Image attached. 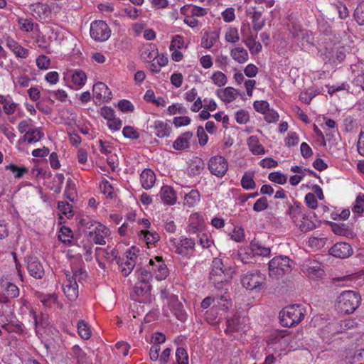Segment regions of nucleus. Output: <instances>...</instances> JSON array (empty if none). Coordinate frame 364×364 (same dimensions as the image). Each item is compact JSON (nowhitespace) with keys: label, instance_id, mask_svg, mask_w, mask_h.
Here are the masks:
<instances>
[{"label":"nucleus","instance_id":"obj_1","mask_svg":"<svg viewBox=\"0 0 364 364\" xmlns=\"http://www.w3.org/2000/svg\"><path fill=\"white\" fill-rule=\"evenodd\" d=\"M233 273V269L225 266L221 259L214 258L210 272V280L215 288L220 289L224 284L231 281Z\"/></svg>","mask_w":364,"mask_h":364},{"label":"nucleus","instance_id":"obj_2","mask_svg":"<svg viewBox=\"0 0 364 364\" xmlns=\"http://www.w3.org/2000/svg\"><path fill=\"white\" fill-rule=\"evenodd\" d=\"M293 261L287 256H277L269 262V275L273 279H282L293 268Z\"/></svg>","mask_w":364,"mask_h":364},{"label":"nucleus","instance_id":"obj_3","mask_svg":"<svg viewBox=\"0 0 364 364\" xmlns=\"http://www.w3.org/2000/svg\"><path fill=\"white\" fill-rule=\"evenodd\" d=\"M305 312L301 305L294 304L287 306L279 312L280 323L287 327L298 324L304 318Z\"/></svg>","mask_w":364,"mask_h":364},{"label":"nucleus","instance_id":"obj_4","mask_svg":"<svg viewBox=\"0 0 364 364\" xmlns=\"http://www.w3.org/2000/svg\"><path fill=\"white\" fill-rule=\"evenodd\" d=\"M360 303V295L353 291H345L337 299V309L344 314H351L355 311Z\"/></svg>","mask_w":364,"mask_h":364},{"label":"nucleus","instance_id":"obj_5","mask_svg":"<svg viewBox=\"0 0 364 364\" xmlns=\"http://www.w3.org/2000/svg\"><path fill=\"white\" fill-rule=\"evenodd\" d=\"M289 31L293 42L301 50L306 49L313 44L314 38L311 31L302 28L299 24H292Z\"/></svg>","mask_w":364,"mask_h":364},{"label":"nucleus","instance_id":"obj_6","mask_svg":"<svg viewBox=\"0 0 364 364\" xmlns=\"http://www.w3.org/2000/svg\"><path fill=\"white\" fill-rule=\"evenodd\" d=\"M169 242L176 254L188 257L193 255L196 245L195 239L182 236L178 239H171Z\"/></svg>","mask_w":364,"mask_h":364},{"label":"nucleus","instance_id":"obj_7","mask_svg":"<svg viewBox=\"0 0 364 364\" xmlns=\"http://www.w3.org/2000/svg\"><path fill=\"white\" fill-rule=\"evenodd\" d=\"M90 33L94 41L104 42L110 37L111 31L105 21L96 20L91 23Z\"/></svg>","mask_w":364,"mask_h":364},{"label":"nucleus","instance_id":"obj_8","mask_svg":"<svg viewBox=\"0 0 364 364\" xmlns=\"http://www.w3.org/2000/svg\"><path fill=\"white\" fill-rule=\"evenodd\" d=\"M266 277L259 271L247 272L241 279L242 286L247 290H259L264 284Z\"/></svg>","mask_w":364,"mask_h":364},{"label":"nucleus","instance_id":"obj_9","mask_svg":"<svg viewBox=\"0 0 364 364\" xmlns=\"http://www.w3.org/2000/svg\"><path fill=\"white\" fill-rule=\"evenodd\" d=\"M81 271H75L70 274L67 272L65 273L66 280L65 281L63 287V291L68 299L70 301H74L78 296V285L77 283V277L81 274Z\"/></svg>","mask_w":364,"mask_h":364},{"label":"nucleus","instance_id":"obj_10","mask_svg":"<svg viewBox=\"0 0 364 364\" xmlns=\"http://www.w3.org/2000/svg\"><path fill=\"white\" fill-rule=\"evenodd\" d=\"M208 168L213 175L222 178L228 170V163L223 156H214L209 159Z\"/></svg>","mask_w":364,"mask_h":364},{"label":"nucleus","instance_id":"obj_11","mask_svg":"<svg viewBox=\"0 0 364 364\" xmlns=\"http://www.w3.org/2000/svg\"><path fill=\"white\" fill-rule=\"evenodd\" d=\"M0 287L1 289V295L3 300L0 301L2 304H7L11 299H16L19 296V288L13 282L5 279L0 282Z\"/></svg>","mask_w":364,"mask_h":364},{"label":"nucleus","instance_id":"obj_12","mask_svg":"<svg viewBox=\"0 0 364 364\" xmlns=\"http://www.w3.org/2000/svg\"><path fill=\"white\" fill-rule=\"evenodd\" d=\"M31 14L38 20H46L51 16L50 6L43 2H36L29 5Z\"/></svg>","mask_w":364,"mask_h":364},{"label":"nucleus","instance_id":"obj_13","mask_svg":"<svg viewBox=\"0 0 364 364\" xmlns=\"http://www.w3.org/2000/svg\"><path fill=\"white\" fill-rule=\"evenodd\" d=\"M212 304L214 306H220L223 309H228L230 306V296L227 292L222 295H216L215 296H208L201 302L203 309L208 308Z\"/></svg>","mask_w":364,"mask_h":364},{"label":"nucleus","instance_id":"obj_14","mask_svg":"<svg viewBox=\"0 0 364 364\" xmlns=\"http://www.w3.org/2000/svg\"><path fill=\"white\" fill-rule=\"evenodd\" d=\"M30 316L33 319L36 336L38 337L41 336L43 334L42 331L50 325L48 315L41 313L37 314L33 309H30Z\"/></svg>","mask_w":364,"mask_h":364},{"label":"nucleus","instance_id":"obj_15","mask_svg":"<svg viewBox=\"0 0 364 364\" xmlns=\"http://www.w3.org/2000/svg\"><path fill=\"white\" fill-rule=\"evenodd\" d=\"M151 269L155 272V277L158 281L165 279L168 275V269L161 257H156L149 260Z\"/></svg>","mask_w":364,"mask_h":364},{"label":"nucleus","instance_id":"obj_16","mask_svg":"<svg viewBox=\"0 0 364 364\" xmlns=\"http://www.w3.org/2000/svg\"><path fill=\"white\" fill-rule=\"evenodd\" d=\"M168 306L175 316L181 321L186 320L187 315L183 309V306L179 301L178 296L171 295L168 297Z\"/></svg>","mask_w":364,"mask_h":364},{"label":"nucleus","instance_id":"obj_17","mask_svg":"<svg viewBox=\"0 0 364 364\" xmlns=\"http://www.w3.org/2000/svg\"><path fill=\"white\" fill-rule=\"evenodd\" d=\"M6 46L15 55L17 58H27L29 56V50L21 46L11 37L7 36L4 37Z\"/></svg>","mask_w":364,"mask_h":364},{"label":"nucleus","instance_id":"obj_18","mask_svg":"<svg viewBox=\"0 0 364 364\" xmlns=\"http://www.w3.org/2000/svg\"><path fill=\"white\" fill-rule=\"evenodd\" d=\"M329 254L334 257L344 259L352 255L353 248L347 242H337L329 250Z\"/></svg>","mask_w":364,"mask_h":364},{"label":"nucleus","instance_id":"obj_19","mask_svg":"<svg viewBox=\"0 0 364 364\" xmlns=\"http://www.w3.org/2000/svg\"><path fill=\"white\" fill-rule=\"evenodd\" d=\"M302 271L311 278L321 277L323 272L318 262L309 259L304 262Z\"/></svg>","mask_w":364,"mask_h":364},{"label":"nucleus","instance_id":"obj_20","mask_svg":"<svg viewBox=\"0 0 364 364\" xmlns=\"http://www.w3.org/2000/svg\"><path fill=\"white\" fill-rule=\"evenodd\" d=\"M27 269L29 274L36 279H41L44 275L43 267L36 257H28Z\"/></svg>","mask_w":364,"mask_h":364},{"label":"nucleus","instance_id":"obj_21","mask_svg":"<svg viewBox=\"0 0 364 364\" xmlns=\"http://www.w3.org/2000/svg\"><path fill=\"white\" fill-rule=\"evenodd\" d=\"M94 97L100 101L107 102L112 98V92L102 82H98L93 85Z\"/></svg>","mask_w":364,"mask_h":364},{"label":"nucleus","instance_id":"obj_22","mask_svg":"<svg viewBox=\"0 0 364 364\" xmlns=\"http://www.w3.org/2000/svg\"><path fill=\"white\" fill-rule=\"evenodd\" d=\"M110 234L109 229L102 224H98L93 231L90 232L95 244L105 245V238Z\"/></svg>","mask_w":364,"mask_h":364},{"label":"nucleus","instance_id":"obj_23","mask_svg":"<svg viewBox=\"0 0 364 364\" xmlns=\"http://www.w3.org/2000/svg\"><path fill=\"white\" fill-rule=\"evenodd\" d=\"M204 221L198 213H193L190 215L187 232L191 234H196L203 230Z\"/></svg>","mask_w":364,"mask_h":364},{"label":"nucleus","instance_id":"obj_24","mask_svg":"<svg viewBox=\"0 0 364 364\" xmlns=\"http://www.w3.org/2000/svg\"><path fill=\"white\" fill-rule=\"evenodd\" d=\"M352 82L358 87L364 90V64L362 63L351 65Z\"/></svg>","mask_w":364,"mask_h":364},{"label":"nucleus","instance_id":"obj_25","mask_svg":"<svg viewBox=\"0 0 364 364\" xmlns=\"http://www.w3.org/2000/svg\"><path fill=\"white\" fill-rule=\"evenodd\" d=\"M193 136L192 132H186L174 141L173 148L177 151H185L190 147V140Z\"/></svg>","mask_w":364,"mask_h":364},{"label":"nucleus","instance_id":"obj_26","mask_svg":"<svg viewBox=\"0 0 364 364\" xmlns=\"http://www.w3.org/2000/svg\"><path fill=\"white\" fill-rule=\"evenodd\" d=\"M140 181L141 186L149 190L151 188L156 181V175L154 172L150 168H145L140 175Z\"/></svg>","mask_w":364,"mask_h":364},{"label":"nucleus","instance_id":"obj_27","mask_svg":"<svg viewBox=\"0 0 364 364\" xmlns=\"http://www.w3.org/2000/svg\"><path fill=\"white\" fill-rule=\"evenodd\" d=\"M44 134L40 127H33L31 129L28 130V132L24 134L22 137V141L27 144H34L41 140Z\"/></svg>","mask_w":364,"mask_h":364},{"label":"nucleus","instance_id":"obj_28","mask_svg":"<svg viewBox=\"0 0 364 364\" xmlns=\"http://www.w3.org/2000/svg\"><path fill=\"white\" fill-rule=\"evenodd\" d=\"M151 127L154 129L155 134L159 138L168 137L171 133V126L164 121L156 120Z\"/></svg>","mask_w":364,"mask_h":364},{"label":"nucleus","instance_id":"obj_29","mask_svg":"<svg viewBox=\"0 0 364 364\" xmlns=\"http://www.w3.org/2000/svg\"><path fill=\"white\" fill-rule=\"evenodd\" d=\"M216 95L222 101L230 103L236 99L238 92L235 88L227 87L225 89L218 90Z\"/></svg>","mask_w":364,"mask_h":364},{"label":"nucleus","instance_id":"obj_30","mask_svg":"<svg viewBox=\"0 0 364 364\" xmlns=\"http://www.w3.org/2000/svg\"><path fill=\"white\" fill-rule=\"evenodd\" d=\"M247 144L249 150L254 155H261L265 154V149L259 139L256 136H251L247 139Z\"/></svg>","mask_w":364,"mask_h":364},{"label":"nucleus","instance_id":"obj_31","mask_svg":"<svg viewBox=\"0 0 364 364\" xmlns=\"http://www.w3.org/2000/svg\"><path fill=\"white\" fill-rule=\"evenodd\" d=\"M161 198L164 203L173 205L176 203V197L173 189L168 186H164L161 188Z\"/></svg>","mask_w":364,"mask_h":364},{"label":"nucleus","instance_id":"obj_32","mask_svg":"<svg viewBox=\"0 0 364 364\" xmlns=\"http://www.w3.org/2000/svg\"><path fill=\"white\" fill-rule=\"evenodd\" d=\"M230 55L239 63H245L249 59L247 51L243 47H236L230 50Z\"/></svg>","mask_w":364,"mask_h":364},{"label":"nucleus","instance_id":"obj_33","mask_svg":"<svg viewBox=\"0 0 364 364\" xmlns=\"http://www.w3.org/2000/svg\"><path fill=\"white\" fill-rule=\"evenodd\" d=\"M251 252L255 255L267 257L270 255V248L263 246L260 242L253 240L250 245Z\"/></svg>","mask_w":364,"mask_h":364},{"label":"nucleus","instance_id":"obj_34","mask_svg":"<svg viewBox=\"0 0 364 364\" xmlns=\"http://www.w3.org/2000/svg\"><path fill=\"white\" fill-rule=\"evenodd\" d=\"M287 205L288 206L287 213L289 215L293 222L296 223V221L301 215V206L300 203L296 201H294L293 204L287 202Z\"/></svg>","mask_w":364,"mask_h":364},{"label":"nucleus","instance_id":"obj_35","mask_svg":"<svg viewBox=\"0 0 364 364\" xmlns=\"http://www.w3.org/2000/svg\"><path fill=\"white\" fill-rule=\"evenodd\" d=\"M219 39V33L215 31L205 33L201 40V46L210 48Z\"/></svg>","mask_w":364,"mask_h":364},{"label":"nucleus","instance_id":"obj_36","mask_svg":"<svg viewBox=\"0 0 364 364\" xmlns=\"http://www.w3.org/2000/svg\"><path fill=\"white\" fill-rule=\"evenodd\" d=\"M140 240H144L147 245L155 244L159 240L160 236L156 232L141 230L139 232Z\"/></svg>","mask_w":364,"mask_h":364},{"label":"nucleus","instance_id":"obj_37","mask_svg":"<svg viewBox=\"0 0 364 364\" xmlns=\"http://www.w3.org/2000/svg\"><path fill=\"white\" fill-rule=\"evenodd\" d=\"M296 337L278 334L274 338L275 343H279L281 346H288L290 350H294L296 345Z\"/></svg>","mask_w":364,"mask_h":364},{"label":"nucleus","instance_id":"obj_38","mask_svg":"<svg viewBox=\"0 0 364 364\" xmlns=\"http://www.w3.org/2000/svg\"><path fill=\"white\" fill-rule=\"evenodd\" d=\"M200 200V193L197 190H191L184 196V204L188 207H194Z\"/></svg>","mask_w":364,"mask_h":364},{"label":"nucleus","instance_id":"obj_39","mask_svg":"<svg viewBox=\"0 0 364 364\" xmlns=\"http://www.w3.org/2000/svg\"><path fill=\"white\" fill-rule=\"evenodd\" d=\"M151 287L150 284L136 282L134 287L132 297L134 299H136L134 297V295L137 297L145 295L151 291Z\"/></svg>","mask_w":364,"mask_h":364},{"label":"nucleus","instance_id":"obj_40","mask_svg":"<svg viewBox=\"0 0 364 364\" xmlns=\"http://www.w3.org/2000/svg\"><path fill=\"white\" fill-rule=\"evenodd\" d=\"M331 227L333 232L338 235L346 236L347 237H352L353 236V232L346 224L333 223Z\"/></svg>","mask_w":364,"mask_h":364},{"label":"nucleus","instance_id":"obj_41","mask_svg":"<svg viewBox=\"0 0 364 364\" xmlns=\"http://www.w3.org/2000/svg\"><path fill=\"white\" fill-rule=\"evenodd\" d=\"M204 168L205 162L199 157L193 158L189 166L190 171L193 175L200 174L203 171Z\"/></svg>","mask_w":364,"mask_h":364},{"label":"nucleus","instance_id":"obj_42","mask_svg":"<svg viewBox=\"0 0 364 364\" xmlns=\"http://www.w3.org/2000/svg\"><path fill=\"white\" fill-rule=\"evenodd\" d=\"M64 195L70 201L73 202L75 200L76 196L75 183L70 178L67 180Z\"/></svg>","mask_w":364,"mask_h":364},{"label":"nucleus","instance_id":"obj_43","mask_svg":"<svg viewBox=\"0 0 364 364\" xmlns=\"http://www.w3.org/2000/svg\"><path fill=\"white\" fill-rule=\"evenodd\" d=\"M77 327L78 333L82 339L88 340L91 337L90 328L84 320H80Z\"/></svg>","mask_w":364,"mask_h":364},{"label":"nucleus","instance_id":"obj_44","mask_svg":"<svg viewBox=\"0 0 364 364\" xmlns=\"http://www.w3.org/2000/svg\"><path fill=\"white\" fill-rule=\"evenodd\" d=\"M243 42L247 46V47L249 48L251 53H258L262 50V45L260 43L257 42L255 41V38L250 36L247 37L246 39L243 40Z\"/></svg>","mask_w":364,"mask_h":364},{"label":"nucleus","instance_id":"obj_45","mask_svg":"<svg viewBox=\"0 0 364 364\" xmlns=\"http://www.w3.org/2000/svg\"><path fill=\"white\" fill-rule=\"evenodd\" d=\"M353 213L357 214L358 216H361L364 213V194L360 193L355 200L354 205L352 208Z\"/></svg>","mask_w":364,"mask_h":364},{"label":"nucleus","instance_id":"obj_46","mask_svg":"<svg viewBox=\"0 0 364 364\" xmlns=\"http://www.w3.org/2000/svg\"><path fill=\"white\" fill-rule=\"evenodd\" d=\"M345 362L346 364H364V350L356 351L346 357Z\"/></svg>","mask_w":364,"mask_h":364},{"label":"nucleus","instance_id":"obj_47","mask_svg":"<svg viewBox=\"0 0 364 364\" xmlns=\"http://www.w3.org/2000/svg\"><path fill=\"white\" fill-rule=\"evenodd\" d=\"M157 54V50L154 46H149L142 50L141 56L145 61L151 62L152 60H155Z\"/></svg>","mask_w":364,"mask_h":364},{"label":"nucleus","instance_id":"obj_48","mask_svg":"<svg viewBox=\"0 0 364 364\" xmlns=\"http://www.w3.org/2000/svg\"><path fill=\"white\" fill-rule=\"evenodd\" d=\"M135 274L137 277V282L150 284V281L152 279L151 272L143 268L137 269Z\"/></svg>","mask_w":364,"mask_h":364},{"label":"nucleus","instance_id":"obj_49","mask_svg":"<svg viewBox=\"0 0 364 364\" xmlns=\"http://www.w3.org/2000/svg\"><path fill=\"white\" fill-rule=\"evenodd\" d=\"M87 75L82 70H75L72 75V82L77 87H82L86 82Z\"/></svg>","mask_w":364,"mask_h":364},{"label":"nucleus","instance_id":"obj_50","mask_svg":"<svg viewBox=\"0 0 364 364\" xmlns=\"http://www.w3.org/2000/svg\"><path fill=\"white\" fill-rule=\"evenodd\" d=\"M136 265V262H129L126 259H123L122 262L119 264V269L123 276L127 277L132 272Z\"/></svg>","mask_w":364,"mask_h":364},{"label":"nucleus","instance_id":"obj_51","mask_svg":"<svg viewBox=\"0 0 364 364\" xmlns=\"http://www.w3.org/2000/svg\"><path fill=\"white\" fill-rule=\"evenodd\" d=\"M241 186L246 190H252L256 184L253 179V176L250 173H245L241 179Z\"/></svg>","mask_w":364,"mask_h":364},{"label":"nucleus","instance_id":"obj_52","mask_svg":"<svg viewBox=\"0 0 364 364\" xmlns=\"http://www.w3.org/2000/svg\"><path fill=\"white\" fill-rule=\"evenodd\" d=\"M225 39L228 43H237L240 39L237 29L234 27H230L225 32Z\"/></svg>","mask_w":364,"mask_h":364},{"label":"nucleus","instance_id":"obj_53","mask_svg":"<svg viewBox=\"0 0 364 364\" xmlns=\"http://www.w3.org/2000/svg\"><path fill=\"white\" fill-rule=\"evenodd\" d=\"M58 208L62 215H65L67 218H71L73 216L72 205L67 202L60 201L58 203Z\"/></svg>","mask_w":364,"mask_h":364},{"label":"nucleus","instance_id":"obj_54","mask_svg":"<svg viewBox=\"0 0 364 364\" xmlns=\"http://www.w3.org/2000/svg\"><path fill=\"white\" fill-rule=\"evenodd\" d=\"M20 29L22 31L30 32L34 28V23L31 18H21L18 20Z\"/></svg>","mask_w":364,"mask_h":364},{"label":"nucleus","instance_id":"obj_55","mask_svg":"<svg viewBox=\"0 0 364 364\" xmlns=\"http://www.w3.org/2000/svg\"><path fill=\"white\" fill-rule=\"evenodd\" d=\"M176 360L178 364H188V355L184 348H178L176 351Z\"/></svg>","mask_w":364,"mask_h":364},{"label":"nucleus","instance_id":"obj_56","mask_svg":"<svg viewBox=\"0 0 364 364\" xmlns=\"http://www.w3.org/2000/svg\"><path fill=\"white\" fill-rule=\"evenodd\" d=\"M123 136L129 139H137L139 137V133L137 129L132 126H125L122 130Z\"/></svg>","mask_w":364,"mask_h":364},{"label":"nucleus","instance_id":"obj_57","mask_svg":"<svg viewBox=\"0 0 364 364\" xmlns=\"http://www.w3.org/2000/svg\"><path fill=\"white\" fill-rule=\"evenodd\" d=\"M268 178L274 183L284 185L287 181V177L281 172H272L269 174Z\"/></svg>","mask_w":364,"mask_h":364},{"label":"nucleus","instance_id":"obj_58","mask_svg":"<svg viewBox=\"0 0 364 364\" xmlns=\"http://www.w3.org/2000/svg\"><path fill=\"white\" fill-rule=\"evenodd\" d=\"M5 168L6 170L11 171L12 173H14L15 174L16 178H21L24 173L28 172V169L26 167H18L12 164L6 166Z\"/></svg>","mask_w":364,"mask_h":364},{"label":"nucleus","instance_id":"obj_59","mask_svg":"<svg viewBox=\"0 0 364 364\" xmlns=\"http://www.w3.org/2000/svg\"><path fill=\"white\" fill-rule=\"evenodd\" d=\"M211 79H212L213 82H214V84L219 87L225 85L228 81V79H227V77L225 76V75L220 71L215 72L213 74Z\"/></svg>","mask_w":364,"mask_h":364},{"label":"nucleus","instance_id":"obj_60","mask_svg":"<svg viewBox=\"0 0 364 364\" xmlns=\"http://www.w3.org/2000/svg\"><path fill=\"white\" fill-rule=\"evenodd\" d=\"M184 46V38L182 36L176 35L173 36L171 41L169 49L173 50L175 49L179 50L183 48Z\"/></svg>","mask_w":364,"mask_h":364},{"label":"nucleus","instance_id":"obj_61","mask_svg":"<svg viewBox=\"0 0 364 364\" xmlns=\"http://www.w3.org/2000/svg\"><path fill=\"white\" fill-rule=\"evenodd\" d=\"M240 316H234L232 318H228L227 319V329L228 331H237L240 329L239 326Z\"/></svg>","mask_w":364,"mask_h":364},{"label":"nucleus","instance_id":"obj_62","mask_svg":"<svg viewBox=\"0 0 364 364\" xmlns=\"http://www.w3.org/2000/svg\"><path fill=\"white\" fill-rule=\"evenodd\" d=\"M58 237L63 243L70 242V239L73 237L72 230L69 228L62 227Z\"/></svg>","mask_w":364,"mask_h":364},{"label":"nucleus","instance_id":"obj_63","mask_svg":"<svg viewBox=\"0 0 364 364\" xmlns=\"http://www.w3.org/2000/svg\"><path fill=\"white\" fill-rule=\"evenodd\" d=\"M36 65L40 70H47L50 68V60L44 55H41L36 58Z\"/></svg>","mask_w":364,"mask_h":364},{"label":"nucleus","instance_id":"obj_64","mask_svg":"<svg viewBox=\"0 0 364 364\" xmlns=\"http://www.w3.org/2000/svg\"><path fill=\"white\" fill-rule=\"evenodd\" d=\"M354 16L360 25H364V4H361L355 9Z\"/></svg>","mask_w":364,"mask_h":364}]
</instances>
